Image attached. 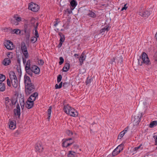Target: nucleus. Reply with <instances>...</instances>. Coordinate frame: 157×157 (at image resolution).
<instances>
[{
  "label": "nucleus",
  "instance_id": "f257e3e1",
  "mask_svg": "<svg viewBox=\"0 0 157 157\" xmlns=\"http://www.w3.org/2000/svg\"><path fill=\"white\" fill-rule=\"evenodd\" d=\"M10 80L8 78L7 80V85L10 87L11 83L13 86L15 88H17L18 86V82L15 73L13 71H10L9 73Z\"/></svg>",
  "mask_w": 157,
  "mask_h": 157
},
{
  "label": "nucleus",
  "instance_id": "f03ea898",
  "mask_svg": "<svg viewBox=\"0 0 157 157\" xmlns=\"http://www.w3.org/2000/svg\"><path fill=\"white\" fill-rule=\"evenodd\" d=\"M138 60V64L140 66L142 65L143 64L147 65H150L151 64L147 55L144 52H142Z\"/></svg>",
  "mask_w": 157,
  "mask_h": 157
},
{
  "label": "nucleus",
  "instance_id": "7ed1b4c3",
  "mask_svg": "<svg viewBox=\"0 0 157 157\" xmlns=\"http://www.w3.org/2000/svg\"><path fill=\"white\" fill-rule=\"evenodd\" d=\"M25 92L27 95H29L35 91V86L33 83L27 84L25 85Z\"/></svg>",
  "mask_w": 157,
  "mask_h": 157
},
{
  "label": "nucleus",
  "instance_id": "20e7f679",
  "mask_svg": "<svg viewBox=\"0 0 157 157\" xmlns=\"http://www.w3.org/2000/svg\"><path fill=\"white\" fill-rule=\"evenodd\" d=\"M28 9L33 12H37L40 9L39 6L37 4L31 2L29 5Z\"/></svg>",
  "mask_w": 157,
  "mask_h": 157
},
{
  "label": "nucleus",
  "instance_id": "39448f33",
  "mask_svg": "<svg viewBox=\"0 0 157 157\" xmlns=\"http://www.w3.org/2000/svg\"><path fill=\"white\" fill-rule=\"evenodd\" d=\"M141 113H139L136 114L134 117V120L133 121L134 126H137L139 125L140 121V117H141Z\"/></svg>",
  "mask_w": 157,
  "mask_h": 157
},
{
  "label": "nucleus",
  "instance_id": "423d86ee",
  "mask_svg": "<svg viewBox=\"0 0 157 157\" xmlns=\"http://www.w3.org/2000/svg\"><path fill=\"white\" fill-rule=\"evenodd\" d=\"M24 30L26 37L29 38L30 37V26L27 25H24Z\"/></svg>",
  "mask_w": 157,
  "mask_h": 157
},
{
  "label": "nucleus",
  "instance_id": "0eeeda50",
  "mask_svg": "<svg viewBox=\"0 0 157 157\" xmlns=\"http://www.w3.org/2000/svg\"><path fill=\"white\" fill-rule=\"evenodd\" d=\"M5 46L7 49L9 50H12L14 48L13 43L10 40H8L5 43Z\"/></svg>",
  "mask_w": 157,
  "mask_h": 157
},
{
  "label": "nucleus",
  "instance_id": "6e6552de",
  "mask_svg": "<svg viewBox=\"0 0 157 157\" xmlns=\"http://www.w3.org/2000/svg\"><path fill=\"white\" fill-rule=\"evenodd\" d=\"M36 151L38 152H42L43 150V148L41 144L40 143L37 144L35 146Z\"/></svg>",
  "mask_w": 157,
  "mask_h": 157
},
{
  "label": "nucleus",
  "instance_id": "1a4fd4ad",
  "mask_svg": "<svg viewBox=\"0 0 157 157\" xmlns=\"http://www.w3.org/2000/svg\"><path fill=\"white\" fill-rule=\"evenodd\" d=\"M34 105V102L29 100L28 99L27 100L25 104L26 107L28 109H30L32 108Z\"/></svg>",
  "mask_w": 157,
  "mask_h": 157
},
{
  "label": "nucleus",
  "instance_id": "9d476101",
  "mask_svg": "<svg viewBox=\"0 0 157 157\" xmlns=\"http://www.w3.org/2000/svg\"><path fill=\"white\" fill-rule=\"evenodd\" d=\"M150 14V12L147 10L142 11L140 12V15L144 17H147Z\"/></svg>",
  "mask_w": 157,
  "mask_h": 157
},
{
  "label": "nucleus",
  "instance_id": "9b49d317",
  "mask_svg": "<svg viewBox=\"0 0 157 157\" xmlns=\"http://www.w3.org/2000/svg\"><path fill=\"white\" fill-rule=\"evenodd\" d=\"M38 94L37 92H35L32 94L28 99L30 101L34 102L36 100V97L38 96Z\"/></svg>",
  "mask_w": 157,
  "mask_h": 157
},
{
  "label": "nucleus",
  "instance_id": "f8f14e48",
  "mask_svg": "<svg viewBox=\"0 0 157 157\" xmlns=\"http://www.w3.org/2000/svg\"><path fill=\"white\" fill-rule=\"evenodd\" d=\"M22 52L23 53L25 57V58L23 57H22L23 63L24 64H25L26 62V59L28 58L29 57V53L27 51H25L23 52Z\"/></svg>",
  "mask_w": 157,
  "mask_h": 157
},
{
  "label": "nucleus",
  "instance_id": "ddd939ff",
  "mask_svg": "<svg viewBox=\"0 0 157 157\" xmlns=\"http://www.w3.org/2000/svg\"><path fill=\"white\" fill-rule=\"evenodd\" d=\"M9 128L11 129H14L16 127V122L13 120L9 121Z\"/></svg>",
  "mask_w": 157,
  "mask_h": 157
},
{
  "label": "nucleus",
  "instance_id": "4468645a",
  "mask_svg": "<svg viewBox=\"0 0 157 157\" xmlns=\"http://www.w3.org/2000/svg\"><path fill=\"white\" fill-rule=\"evenodd\" d=\"M5 100L6 108H9L11 107V99H9L8 97H6L5 98Z\"/></svg>",
  "mask_w": 157,
  "mask_h": 157
},
{
  "label": "nucleus",
  "instance_id": "2eb2a0df",
  "mask_svg": "<svg viewBox=\"0 0 157 157\" xmlns=\"http://www.w3.org/2000/svg\"><path fill=\"white\" fill-rule=\"evenodd\" d=\"M32 69L33 73L36 74H38L40 72L39 68L36 65H33L31 67Z\"/></svg>",
  "mask_w": 157,
  "mask_h": 157
},
{
  "label": "nucleus",
  "instance_id": "dca6fc26",
  "mask_svg": "<svg viewBox=\"0 0 157 157\" xmlns=\"http://www.w3.org/2000/svg\"><path fill=\"white\" fill-rule=\"evenodd\" d=\"M24 82L25 83V85H26V84H30L33 83L31 82L30 78L26 75H25L24 76Z\"/></svg>",
  "mask_w": 157,
  "mask_h": 157
},
{
  "label": "nucleus",
  "instance_id": "f3484780",
  "mask_svg": "<svg viewBox=\"0 0 157 157\" xmlns=\"http://www.w3.org/2000/svg\"><path fill=\"white\" fill-rule=\"evenodd\" d=\"M120 146H117L113 151L112 155L113 156H114L120 153L121 151L120 150H119L118 148Z\"/></svg>",
  "mask_w": 157,
  "mask_h": 157
},
{
  "label": "nucleus",
  "instance_id": "a211bd4d",
  "mask_svg": "<svg viewBox=\"0 0 157 157\" xmlns=\"http://www.w3.org/2000/svg\"><path fill=\"white\" fill-rule=\"evenodd\" d=\"M11 60L9 58H6L3 61L2 63L5 66L9 65L11 63Z\"/></svg>",
  "mask_w": 157,
  "mask_h": 157
},
{
  "label": "nucleus",
  "instance_id": "6ab92c4d",
  "mask_svg": "<svg viewBox=\"0 0 157 157\" xmlns=\"http://www.w3.org/2000/svg\"><path fill=\"white\" fill-rule=\"evenodd\" d=\"M68 113V114L70 115L71 116L73 117H76L78 114V113L77 112H76L74 109H71V112Z\"/></svg>",
  "mask_w": 157,
  "mask_h": 157
},
{
  "label": "nucleus",
  "instance_id": "aec40b11",
  "mask_svg": "<svg viewBox=\"0 0 157 157\" xmlns=\"http://www.w3.org/2000/svg\"><path fill=\"white\" fill-rule=\"evenodd\" d=\"M70 68V64L68 63H66L63 68V72H67Z\"/></svg>",
  "mask_w": 157,
  "mask_h": 157
},
{
  "label": "nucleus",
  "instance_id": "412c9836",
  "mask_svg": "<svg viewBox=\"0 0 157 157\" xmlns=\"http://www.w3.org/2000/svg\"><path fill=\"white\" fill-rule=\"evenodd\" d=\"M21 49L22 51V52L25 51H27L26 44L24 42H22L21 43Z\"/></svg>",
  "mask_w": 157,
  "mask_h": 157
},
{
  "label": "nucleus",
  "instance_id": "4be33fe9",
  "mask_svg": "<svg viewBox=\"0 0 157 157\" xmlns=\"http://www.w3.org/2000/svg\"><path fill=\"white\" fill-rule=\"evenodd\" d=\"M70 4L71 6V9L73 10L77 5V3L75 1L72 0L71 1Z\"/></svg>",
  "mask_w": 157,
  "mask_h": 157
},
{
  "label": "nucleus",
  "instance_id": "5701e85b",
  "mask_svg": "<svg viewBox=\"0 0 157 157\" xmlns=\"http://www.w3.org/2000/svg\"><path fill=\"white\" fill-rule=\"evenodd\" d=\"M25 69L26 73L30 76H32L33 72L32 69L31 67Z\"/></svg>",
  "mask_w": 157,
  "mask_h": 157
},
{
  "label": "nucleus",
  "instance_id": "b1692460",
  "mask_svg": "<svg viewBox=\"0 0 157 157\" xmlns=\"http://www.w3.org/2000/svg\"><path fill=\"white\" fill-rule=\"evenodd\" d=\"M71 107L68 105H64L63 108L64 112L67 114L69 113V110L71 109Z\"/></svg>",
  "mask_w": 157,
  "mask_h": 157
},
{
  "label": "nucleus",
  "instance_id": "393cba45",
  "mask_svg": "<svg viewBox=\"0 0 157 157\" xmlns=\"http://www.w3.org/2000/svg\"><path fill=\"white\" fill-rule=\"evenodd\" d=\"M17 98H14L11 99V108H13V105H15L17 102Z\"/></svg>",
  "mask_w": 157,
  "mask_h": 157
},
{
  "label": "nucleus",
  "instance_id": "a878e982",
  "mask_svg": "<svg viewBox=\"0 0 157 157\" xmlns=\"http://www.w3.org/2000/svg\"><path fill=\"white\" fill-rule=\"evenodd\" d=\"M74 142H72L70 143H67V141L65 140V141H64L62 143V146L63 147H67L71 145Z\"/></svg>",
  "mask_w": 157,
  "mask_h": 157
},
{
  "label": "nucleus",
  "instance_id": "bb28decb",
  "mask_svg": "<svg viewBox=\"0 0 157 157\" xmlns=\"http://www.w3.org/2000/svg\"><path fill=\"white\" fill-rule=\"evenodd\" d=\"M19 102L21 108L22 110H23L24 108L25 105L24 98H21L20 99Z\"/></svg>",
  "mask_w": 157,
  "mask_h": 157
},
{
  "label": "nucleus",
  "instance_id": "cd10ccee",
  "mask_svg": "<svg viewBox=\"0 0 157 157\" xmlns=\"http://www.w3.org/2000/svg\"><path fill=\"white\" fill-rule=\"evenodd\" d=\"M109 26H105L100 30L99 33H102L106 31L107 32L109 30Z\"/></svg>",
  "mask_w": 157,
  "mask_h": 157
},
{
  "label": "nucleus",
  "instance_id": "c85d7f7f",
  "mask_svg": "<svg viewBox=\"0 0 157 157\" xmlns=\"http://www.w3.org/2000/svg\"><path fill=\"white\" fill-rule=\"evenodd\" d=\"M59 36L60 37V39L59 40L60 41L63 42L65 40L64 35L62 34V33L61 32L59 33Z\"/></svg>",
  "mask_w": 157,
  "mask_h": 157
},
{
  "label": "nucleus",
  "instance_id": "c756f323",
  "mask_svg": "<svg viewBox=\"0 0 157 157\" xmlns=\"http://www.w3.org/2000/svg\"><path fill=\"white\" fill-rule=\"evenodd\" d=\"M14 113L15 115H17L18 117H20L21 114L20 109H14Z\"/></svg>",
  "mask_w": 157,
  "mask_h": 157
},
{
  "label": "nucleus",
  "instance_id": "7c9ffc66",
  "mask_svg": "<svg viewBox=\"0 0 157 157\" xmlns=\"http://www.w3.org/2000/svg\"><path fill=\"white\" fill-rule=\"evenodd\" d=\"M5 84L2 82H0V91H3L5 90Z\"/></svg>",
  "mask_w": 157,
  "mask_h": 157
},
{
  "label": "nucleus",
  "instance_id": "2f4dec72",
  "mask_svg": "<svg viewBox=\"0 0 157 157\" xmlns=\"http://www.w3.org/2000/svg\"><path fill=\"white\" fill-rule=\"evenodd\" d=\"M75 152L73 151H69L67 154L68 157H75Z\"/></svg>",
  "mask_w": 157,
  "mask_h": 157
},
{
  "label": "nucleus",
  "instance_id": "473e14b6",
  "mask_svg": "<svg viewBox=\"0 0 157 157\" xmlns=\"http://www.w3.org/2000/svg\"><path fill=\"white\" fill-rule=\"evenodd\" d=\"M157 125V121H154L151 122L149 124V127L150 128H153L154 126H156Z\"/></svg>",
  "mask_w": 157,
  "mask_h": 157
},
{
  "label": "nucleus",
  "instance_id": "72a5a7b5",
  "mask_svg": "<svg viewBox=\"0 0 157 157\" xmlns=\"http://www.w3.org/2000/svg\"><path fill=\"white\" fill-rule=\"evenodd\" d=\"M88 15L90 17L94 18L96 17V14L94 12L89 10V13L88 14Z\"/></svg>",
  "mask_w": 157,
  "mask_h": 157
},
{
  "label": "nucleus",
  "instance_id": "f704fd0d",
  "mask_svg": "<svg viewBox=\"0 0 157 157\" xmlns=\"http://www.w3.org/2000/svg\"><path fill=\"white\" fill-rule=\"evenodd\" d=\"M20 33V29H16L13 30L12 32V33H15L18 34Z\"/></svg>",
  "mask_w": 157,
  "mask_h": 157
},
{
  "label": "nucleus",
  "instance_id": "c9c22d12",
  "mask_svg": "<svg viewBox=\"0 0 157 157\" xmlns=\"http://www.w3.org/2000/svg\"><path fill=\"white\" fill-rule=\"evenodd\" d=\"M30 63L31 61L29 59L27 61L25 66V69L29 68H31L30 67Z\"/></svg>",
  "mask_w": 157,
  "mask_h": 157
},
{
  "label": "nucleus",
  "instance_id": "e433bc0d",
  "mask_svg": "<svg viewBox=\"0 0 157 157\" xmlns=\"http://www.w3.org/2000/svg\"><path fill=\"white\" fill-rule=\"evenodd\" d=\"M6 79V76L5 75L2 74L0 75V82L4 81Z\"/></svg>",
  "mask_w": 157,
  "mask_h": 157
},
{
  "label": "nucleus",
  "instance_id": "4c0bfd02",
  "mask_svg": "<svg viewBox=\"0 0 157 157\" xmlns=\"http://www.w3.org/2000/svg\"><path fill=\"white\" fill-rule=\"evenodd\" d=\"M37 38L36 36H33L31 38V41L33 43H35L37 40Z\"/></svg>",
  "mask_w": 157,
  "mask_h": 157
},
{
  "label": "nucleus",
  "instance_id": "58836bf2",
  "mask_svg": "<svg viewBox=\"0 0 157 157\" xmlns=\"http://www.w3.org/2000/svg\"><path fill=\"white\" fill-rule=\"evenodd\" d=\"M124 132H123L121 131L118 135V139H121L125 134Z\"/></svg>",
  "mask_w": 157,
  "mask_h": 157
},
{
  "label": "nucleus",
  "instance_id": "ea45409f",
  "mask_svg": "<svg viewBox=\"0 0 157 157\" xmlns=\"http://www.w3.org/2000/svg\"><path fill=\"white\" fill-rule=\"evenodd\" d=\"M12 24L15 25H17L18 24V22H17L15 19H12L11 21Z\"/></svg>",
  "mask_w": 157,
  "mask_h": 157
},
{
  "label": "nucleus",
  "instance_id": "a19ab883",
  "mask_svg": "<svg viewBox=\"0 0 157 157\" xmlns=\"http://www.w3.org/2000/svg\"><path fill=\"white\" fill-rule=\"evenodd\" d=\"M62 82H61L58 85L57 84H56L55 85V87L56 89H60L61 88L62 85Z\"/></svg>",
  "mask_w": 157,
  "mask_h": 157
},
{
  "label": "nucleus",
  "instance_id": "79ce46f5",
  "mask_svg": "<svg viewBox=\"0 0 157 157\" xmlns=\"http://www.w3.org/2000/svg\"><path fill=\"white\" fill-rule=\"evenodd\" d=\"M116 57H113L112 59L110 61V63L112 64H115V60L116 59Z\"/></svg>",
  "mask_w": 157,
  "mask_h": 157
},
{
  "label": "nucleus",
  "instance_id": "37998d69",
  "mask_svg": "<svg viewBox=\"0 0 157 157\" xmlns=\"http://www.w3.org/2000/svg\"><path fill=\"white\" fill-rule=\"evenodd\" d=\"M30 21L31 24L33 26H34L35 25V23L36 22V19L33 17L32 18Z\"/></svg>",
  "mask_w": 157,
  "mask_h": 157
},
{
  "label": "nucleus",
  "instance_id": "c03bdc74",
  "mask_svg": "<svg viewBox=\"0 0 157 157\" xmlns=\"http://www.w3.org/2000/svg\"><path fill=\"white\" fill-rule=\"evenodd\" d=\"M17 15H15L14 16V18L15 20L18 22L21 21V18L20 17H17L16 16Z\"/></svg>",
  "mask_w": 157,
  "mask_h": 157
},
{
  "label": "nucleus",
  "instance_id": "a18cd8bd",
  "mask_svg": "<svg viewBox=\"0 0 157 157\" xmlns=\"http://www.w3.org/2000/svg\"><path fill=\"white\" fill-rule=\"evenodd\" d=\"M59 59L60 61L59 62V64L60 65H61L63 63L64 60L62 57H60L59 58Z\"/></svg>",
  "mask_w": 157,
  "mask_h": 157
},
{
  "label": "nucleus",
  "instance_id": "49530a36",
  "mask_svg": "<svg viewBox=\"0 0 157 157\" xmlns=\"http://www.w3.org/2000/svg\"><path fill=\"white\" fill-rule=\"evenodd\" d=\"M35 35L36 37L38 38L39 37V35L38 33V32L37 31V27H35Z\"/></svg>",
  "mask_w": 157,
  "mask_h": 157
},
{
  "label": "nucleus",
  "instance_id": "de8ad7c7",
  "mask_svg": "<svg viewBox=\"0 0 157 157\" xmlns=\"http://www.w3.org/2000/svg\"><path fill=\"white\" fill-rule=\"evenodd\" d=\"M62 75H59L57 78V82L58 83H59L61 81L62 79Z\"/></svg>",
  "mask_w": 157,
  "mask_h": 157
},
{
  "label": "nucleus",
  "instance_id": "09e8293b",
  "mask_svg": "<svg viewBox=\"0 0 157 157\" xmlns=\"http://www.w3.org/2000/svg\"><path fill=\"white\" fill-rule=\"evenodd\" d=\"M7 56L8 58H13V53L12 52H8L7 54Z\"/></svg>",
  "mask_w": 157,
  "mask_h": 157
},
{
  "label": "nucleus",
  "instance_id": "8fccbe9b",
  "mask_svg": "<svg viewBox=\"0 0 157 157\" xmlns=\"http://www.w3.org/2000/svg\"><path fill=\"white\" fill-rule=\"evenodd\" d=\"M72 10H71V9L70 10H69L68 9H67L64 10L65 12V13L66 14L67 13H68V14H71L72 13Z\"/></svg>",
  "mask_w": 157,
  "mask_h": 157
},
{
  "label": "nucleus",
  "instance_id": "3c124183",
  "mask_svg": "<svg viewBox=\"0 0 157 157\" xmlns=\"http://www.w3.org/2000/svg\"><path fill=\"white\" fill-rule=\"evenodd\" d=\"M59 19H56V21L54 22V26L56 27L58 24L60 22V21H59Z\"/></svg>",
  "mask_w": 157,
  "mask_h": 157
},
{
  "label": "nucleus",
  "instance_id": "603ef678",
  "mask_svg": "<svg viewBox=\"0 0 157 157\" xmlns=\"http://www.w3.org/2000/svg\"><path fill=\"white\" fill-rule=\"evenodd\" d=\"M85 59V58H84V59L80 58H79V61L80 63V65H82L83 63V62L84 60Z\"/></svg>",
  "mask_w": 157,
  "mask_h": 157
},
{
  "label": "nucleus",
  "instance_id": "864d4df0",
  "mask_svg": "<svg viewBox=\"0 0 157 157\" xmlns=\"http://www.w3.org/2000/svg\"><path fill=\"white\" fill-rule=\"evenodd\" d=\"M66 133L69 136H71L73 135V133L69 130H67L66 131Z\"/></svg>",
  "mask_w": 157,
  "mask_h": 157
},
{
  "label": "nucleus",
  "instance_id": "5fc2aeb1",
  "mask_svg": "<svg viewBox=\"0 0 157 157\" xmlns=\"http://www.w3.org/2000/svg\"><path fill=\"white\" fill-rule=\"evenodd\" d=\"M69 84H70L68 82H64L63 84V86L65 88L67 87Z\"/></svg>",
  "mask_w": 157,
  "mask_h": 157
},
{
  "label": "nucleus",
  "instance_id": "6e6d98bb",
  "mask_svg": "<svg viewBox=\"0 0 157 157\" xmlns=\"http://www.w3.org/2000/svg\"><path fill=\"white\" fill-rule=\"evenodd\" d=\"M123 146L124 144H121L118 146H120L118 148L119 150H120L121 151H122L123 150Z\"/></svg>",
  "mask_w": 157,
  "mask_h": 157
},
{
  "label": "nucleus",
  "instance_id": "4d7b16f0",
  "mask_svg": "<svg viewBox=\"0 0 157 157\" xmlns=\"http://www.w3.org/2000/svg\"><path fill=\"white\" fill-rule=\"evenodd\" d=\"M52 108V107L51 106H50L49 109L48 110V115H51V114Z\"/></svg>",
  "mask_w": 157,
  "mask_h": 157
},
{
  "label": "nucleus",
  "instance_id": "13d9d810",
  "mask_svg": "<svg viewBox=\"0 0 157 157\" xmlns=\"http://www.w3.org/2000/svg\"><path fill=\"white\" fill-rule=\"evenodd\" d=\"M38 63L40 65H42L44 63V62L42 59L39 60L38 61Z\"/></svg>",
  "mask_w": 157,
  "mask_h": 157
},
{
  "label": "nucleus",
  "instance_id": "bf43d9fd",
  "mask_svg": "<svg viewBox=\"0 0 157 157\" xmlns=\"http://www.w3.org/2000/svg\"><path fill=\"white\" fill-rule=\"evenodd\" d=\"M85 53H84V52H83L82 53V54L81 56H80V58L84 59V58L86 57V56L85 57Z\"/></svg>",
  "mask_w": 157,
  "mask_h": 157
},
{
  "label": "nucleus",
  "instance_id": "052dcab7",
  "mask_svg": "<svg viewBox=\"0 0 157 157\" xmlns=\"http://www.w3.org/2000/svg\"><path fill=\"white\" fill-rule=\"evenodd\" d=\"M119 59H118V62H120V63H121L123 62V59L121 57H121L119 58Z\"/></svg>",
  "mask_w": 157,
  "mask_h": 157
},
{
  "label": "nucleus",
  "instance_id": "680f3d73",
  "mask_svg": "<svg viewBox=\"0 0 157 157\" xmlns=\"http://www.w3.org/2000/svg\"><path fill=\"white\" fill-rule=\"evenodd\" d=\"M142 146V144H140L139 146L137 147H135L134 148V149L135 151L137 150L138 149H139L140 148L141 146Z\"/></svg>",
  "mask_w": 157,
  "mask_h": 157
},
{
  "label": "nucleus",
  "instance_id": "e2e57ef3",
  "mask_svg": "<svg viewBox=\"0 0 157 157\" xmlns=\"http://www.w3.org/2000/svg\"><path fill=\"white\" fill-rule=\"evenodd\" d=\"M129 127L128 126L126 128H124V130L123 131H122V132H124V133L125 134L126 132H127V131L128 130V129Z\"/></svg>",
  "mask_w": 157,
  "mask_h": 157
},
{
  "label": "nucleus",
  "instance_id": "0e129e2a",
  "mask_svg": "<svg viewBox=\"0 0 157 157\" xmlns=\"http://www.w3.org/2000/svg\"><path fill=\"white\" fill-rule=\"evenodd\" d=\"M127 7H128L126 6V4H125L124 5V6L122 8L121 10H126L127 8Z\"/></svg>",
  "mask_w": 157,
  "mask_h": 157
},
{
  "label": "nucleus",
  "instance_id": "69168bd1",
  "mask_svg": "<svg viewBox=\"0 0 157 157\" xmlns=\"http://www.w3.org/2000/svg\"><path fill=\"white\" fill-rule=\"evenodd\" d=\"M154 138L155 139V142L156 143L155 145L157 144V136H154Z\"/></svg>",
  "mask_w": 157,
  "mask_h": 157
},
{
  "label": "nucleus",
  "instance_id": "338daca9",
  "mask_svg": "<svg viewBox=\"0 0 157 157\" xmlns=\"http://www.w3.org/2000/svg\"><path fill=\"white\" fill-rule=\"evenodd\" d=\"M94 4H97L98 0H91Z\"/></svg>",
  "mask_w": 157,
  "mask_h": 157
},
{
  "label": "nucleus",
  "instance_id": "774afa93",
  "mask_svg": "<svg viewBox=\"0 0 157 157\" xmlns=\"http://www.w3.org/2000/svg\"><path fill=\"white\" fill-rule=\"evenodd\" d=\"M63 43V42L60 41V43L58 45L59 48H60L61 46Z\"/></svg>",
  "mask_w": 157,
  "mask_h": 157
}]
</instances>
